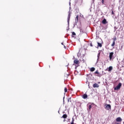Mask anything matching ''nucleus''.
<instances>
[{
	"label": "nucleus",
	"instance_id": "1",
	"mask_svg": "<svg viewBox=\"0 0 124 124\" xmlns=\"http://www.w3.org/2000/svg\"><path fill=\"white\" fill-rule=\"evenodd\" d=\"M122 87V83H119L118 85L114 88V91H119Z\"/></svg>",
	"mask_w": 124,
	"mask_h": 124
},
{
	"label": "nucleus",
	"instance_id": "2",
	"mask_svg": "<svg viewBox=\"0 0 124 124\" xmlns=\"http://www.w3.org/2000/svg\"><path fill=\"white\" fill-rule=\"evenodd\" d=\"M105 109H106V110H108V111L111 110V105L106 104L105 105Z\"/></svg>",
	"mask_w": 124,
	"mask_h": 124
},
{
	"label": "nucleus",
	"instance_id": "3",
	"mask_svg": "<svg viewBox=\"0 0 124 124\" xmlns=\"http://www.w3.org/2000/svg\"><path fill=\"white\" fill-rule=\"evenodd\" d=\"M94 74L95 76H97V77H101L102 76L101 74H100L99 72H98V70H96L94 73Z\"/></svg>",
	"mask_w": 124,
	"mask_h": 124
},
{
	"label": "nucleus",
	"instance_id": "4",
	"mask_svg": "<svg viewBox=\"0 0 124 124\" xmlns=\"http://www.w3.org/2000/svg\"><path fill=\"white\" fill-rule=\"evenodd\" d=\"M71 16V13L70 12H69L68 16L67 18V23L69 24V21L70 20V17Z\"/></svg>",
	"mask_w": 124,
	"mask_h": 124
},
{
	"label": "nucleus",
	"instance_id": "5",
	"mask_svg": "<svg viewBox=\"0 0 124 124\" xmlns=\"http://www.w3.org/2000/svg\"><path fill=\"white\" fill-rule=\"evenodd\" d=\"M123 121V119L121 117H118L116 119V121L118 123H121Z\"/></svg>",
	"mask_w": 124,
	"mask_h": 124
},
{
	"label": "nucleus",
	"instance_id": "6",
	"mask_svg": "<svg viewBox=\"0 0 124 124\" xmlns=\"http://www.w3.org/2000/svg\"><path fill=\"white\" fill-rule=\"evenodd\" d=\"M114 55V52H112L109 53V60L110 61L112 60V58H113V56Z\"/></svg>",
	"mask_w": 124,
	"mask_h": 124
},
{
	"label": "nucleus",
	"instance_id": "7",
	"mask_svg": "<svg viewBox=\"0 0 124 124\" xmlns=\"http://www.w3.org/2000/svg\"><path fill=\"white\" fill-rule=\"evenodd\" d=\"M93 106V104H88V108H89V111H91V109H92Z\"/></svg>",
	"mask_w": 124,
	"mask_h": 124
},
{
	"label": "nucleus",
	"instance_id": "8",
	"mask_svg": "<svg viewBox=\"0 0 124 124\" xmlns=\"http://www.w3.org/2000/svg\"><path fill=\"white\" fill-rule=\"evenodd\" d=\"M102 23L104 25H106V24H107L108 22H107V20H106V19L105 18L103 20V21H102Z\"/></svg>",
	"mask_w": 124,
	"mask_h": 124
},
{
	"label": "nucleus",
	"instance_id": "9",
	"mask_svg": "<svg viewBox=\"0 0 124 124\" xmlns=\"http://www.w3.org/2000/svg\"><path fill=\"white\" fill-rule=\"evenodd\" d=\"M74 63H75V64H79V61L77 60L76 59L74 60Z\"/></svg>",
	"mask_w": 124,
	"mask_h": 124
},
{
	"label": "nucleus",
	"instance_id": "10",
	"mask_svg": "<svg viewBox=\"0 0 124 124\" xmlns=\"http://www.w3.org/2000/svg\"><path fill=\"white\" fill-rule=\"evenodd\" d=\"M82 98H83L84 99L88 98V95L87 94H83L82 95Z\"/></svg>",
	"mask_w": 124,
	"mask_h": 124
},
{
	"label": "nucleus",
	"instance_id": "11",
	"mask_svg": "<svg viewBox=\"0 0 124 124\" xmlns=\"http://www.w3.org/2000/svg\"><path fill=\"white\" fill-rule=\"evenodd\" d=\"M99 85L97 83H95L93 84V88H99Z\"/></svg>",
	"mask_w": 124,
	"mask_h": 124
},
{
	"label": "nucleus",
	"instance_id": "12",
	"mask_svg": "<svg viewBox=\"0 0 124 124\" xmlns=\"http://www.w3.org/2000/svg\"><path fill=\"white\" fill-rule=\"evenodd\" d=\"M112 70H113V67H112V66H109V67H108V71L109 72H110V71H112Z\"/></svg>",
	"mask_w": 124,
	"mask_h": 124
},
{
	"label": "nucleus",
	"instance_id": "13",
	"mask_svg": "<svg viewBox=\"0 0 124 124\" xmlns=\"http://www.w3.org/2000/svg\"><path fill=\"white\" fill-rule=\"evenodd\" d=\"M94 70H95V68H94V67H92L90 68V71L91 72H93V71H94Z\"/></svg>",
	"mask_w": 124,
	"mask_h": 124
},
{
	"label": "nucleus",
	"instance_id": "14",
	"mask_svg": "<svg viewBox=\"0 0 124 124\" xmlns=\"http://www.w3.org/2000/svg\"><path fill=\"white\" fill-rule=\"evenodd\" d=\"M62 118H63V119H66V118H67V114H63Z\"/></svg>",
	"mask_w": 124,
	"mask_h": 124
},
{
	"label": "nucleus",
	"instance_id": "15",
	"mask_svg": "<svg viewBox=\"0 0 124 124\" xmlns=\"http://www.w3.org/2000/svg\"><path fill=\"white\" fill-rule=\"evenodd\" d=\"M78 15L76 16V17L75 18V23H78Z\"/></svg>",
	"mask_w": 124,
	"mask_h": 124
},
{
	"label": "nucleus",
	"instance_id": "16",
	"mask_svg": "<svg viewBox=\"0 0 124 124\" xmlns=\"http://www.w3.org/2000/svg\"><path fill=\"white\" fill-rule=\"evenodd\" d=\"M97 44H98V47H102V44L101 43L98 42Z\"/></svg>",
	"mask_w": 124,
	"mask_h": 124
},
{
	"label": "nucleus",
	"instance_id": "17",
	"mask_svg": "<svg viewBox=\"0 0 124 124\" xmlns=\"http://www.w3.org/2000/svg\"><path fill=\"white\" fill-rule=\"evenodd\" d=\"M115 44H116V42L115 41H113L112 44H111V46L114 47V46H115Z\"/></svg>",
	"mask_w": 124,
	"mask_h": 124
},
{
	"label": "nucleus",
	"instance_id": "18",
	"mask_svg": "<svg viewBox=\"0 0 124 124\" xmlns=\"http://www.w3.org/2000/svg\"><path fill=\"white\" fill-rule=\"evenodd\" d=\"M112 39H113V41L115 42L117 40V37L114 36Z\"/></svg>",
	"mask_w": 124,
	"mask_h": 124
},
{
	"label": "nucleus",
	"instance_id": "19",
	"mask_svg": "<svg viewBox=\"0 0 124 124\" xmlns=\"http://www.w3.org/2000/svg\"><path fill=\"white\" fill-rule=\"evenodd\" d=\"M64 93H67V88L66 87L64 88Z\"/></svg>",
	"mask_w": 124,
	"mask_h": 124
},
{
	"label": "nucleus",
	"instance_id": "20",
	"mask_svg": "<svg viewBox=\"0 0 124 124\" xmlns=\"http://www.w3.org/2000/svg\"><path fill=\"white\" fill-rule=\"evenodd\" d=\"M69 101H70V102H71V97H70V98H68V102H69Z\"/></svg>",
	"mask_w": 124,
	"mask_h": 124
},
{
	"label": "nucleus",
	"instance_id": "21",
	"mask_svg": "<svg viewBox=\"0 0 124 124\" xmlns=\"http://www.w3.org/2000/svg\"><path fill=\"white\" fill-rule=\"evenodd\" d=\"M79 61H80V62H84V59H83V58H80V59H79Z\"/></svg>",
	"mask_w": 124,
	"mask_h": 124
},
{
	"label": "nucleus",
	"instance_id": "22",
	"mask_svg": "<svg viewBox=\"0 0 124 124\" xmlns=\"http://www.w3.org/2000/svg\"><path fill=\"white\" fill-rule=\"evenodd\" d=\"M72 35H76V33H75V32H72Z\"/></svg>",
	"mask_w": 124,
	"mask_h": 124
},
{
	"label": "nucleus",
	"instance_id": "23",
	"mask_svg": "<svg viewBox=\"0 0 124 124\" xmlns=\"http://www.w3.org/2000/svg\"><path fill=\"white\" fill-rule=\"evenodd\" d=\"M99 57H100V53H98V55H97L98 59H99Z\"/></svg>",
	"mask_w": 124,
	"mask_h": 124
},
{
	"label": "nucleus",
	"instance_id": "24",
	"mask_svg": "<svg viewBox=\"0 0 124 124\" xmlns=\"http://www.w3.org/2000/svg\"><path fill=\"white\" fill-rule=\"evenodd\" d=\"M111 14L112 15H115V13H114V12L113 11V10H112V12H111Z\"/></svg>",
	"mask_w": 124,
	"mask_h": 124
},
{
	"label": "nucleus",
	"instance_id": "25",
	"mask_svg": "<svg viewBox=\"0 0 124 124\" xmlns=\"http://www.w3.org/2000/svg\"><path fill=\"white\" fill-rule=\"evenodd\" d=\"M72 123H74V118H72Z\"/></svg>",
	"mask_w": 124,
	"mask_h": 124
},
{
	"label": "nucleus",
	"instance_id": "26",
	"mask_svg": "<svg viewBox=\"0 0 124 124\" xmlns=\"http://www.w3.org/2000/svg\"><path fill=\"white\" fill-rule=\"evenodd\" d=\"M102 3H104V0H102Z\"/></svg>",
	"mask_w": 124,
	"mask_h": 124
},
{
	"label": "nucleus",
	"instance_id": "27",
	"mask_svg": "<svg viewBox=\"0 0 124 124\" xmlns=\"http://www.w3.org/2000/svg\"><path fill=\"white\" fill-rule=\"evenodd\" d=\"M90 46H91V47H93V44H90Z\"/></svg>",
	"mask_w": 124,
	"mask_h": 124
},
{
	"label": "nucleus",
	"instance_id": "28",
	"mask_svg": "<svg viewBox=\"0 0 124 124\" xmlns=\"http://www.w3.org/2000/svg\"><path fill=\"white\" fill-rule=\"evenodd\" d=\"M116 124H121L120 123H115Z\"/></svg>",
	"mask_w": 124,
	"mask_h": 124
},
{
	"label": "nucleus",
	"instance_id": "29",
	"mask_svg": "<svg viewBox=\"0 0 124 124\" xmlns=\"http://www.w3.org/2000/svg\"><path fill=\"white\" fill-rule=\"evenodd\" d=\"M64 49H66V46H64Z\"/></svg>",
	"mask_w": 124,
	"mask_h": 124
},
{
	"label": "nucleus",
	"instance_id": "30",
	"mask_svg": "<svg viewBox=\"0 0 124 124\" xmlns=\"http://www.w3.org/2000/svg\"><path fill=\"white\" fill-rule=\"evenodd\" d=\"M71 124H74V122H71Z\"/></svg>",
	"mask_w": 124,
	"mask_h": 124
},
{
	"label": "nucleus",
	"instance_id": "31",
	"mask_svg": "<svg viewBox=\"0 0 124 124\" xmlns=\"http://www.w3.org/2000/svg\"><path fill=\"white\" fill-rule=\"evenodd\" d=\"M62 45H63V43H61Z\"/></svg>",
	"mask_w": 124,
	"mask_h": 124
},
{
	"label": "nucleus",
	"instance_id": "32",
	"mask_svg": "<svg viewBox=\"0 0 124 124\" xmlns=\"http://www.w3.org/2000/svg\"><path fill=\"white\" fill-rule=\"evenodd\" d=\"M65 120H64L63 122H65Z\"/></svg>",
	"mask_w": 124,
	"mask_h": 124
},
{
	"label": "nucleus",
	"instance_id": "33",
	"mask_svg": "<svg viewBox=\"0 0 124 124\" xmlns=\"http://www.w3.org/2000/svg\"><path fill=\"white\" fill-rule=\"evenodd\" d=\"M76 68H77V67H76Z\"/></svg>",
	"mask_w": 124,
	"mask_h": 124
}]
</instances>
